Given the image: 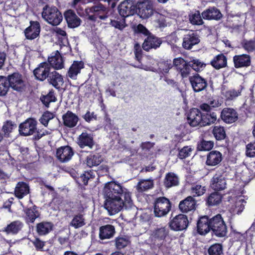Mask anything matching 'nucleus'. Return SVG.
I'll return each instance as SVG.
<instances>
[{
	"mask_svg": "<svg viewBox=\"0 0 255 255\" xmlns=\"http://www.w3.org/2000/svg\"><path fill=\"white\" fill-rule=\"evenodd\" d=\"M104 191L106 198L104 206L110 215L118 213L124 208L131 207V193L121 184L113 181L109 182L105 184Z\"/></svg>",
	"mask_w": 255,
	"mask_h": 255,
	"instance_id": "nucleus-1",
	"label": "nucleus"
},
{
	"mask_svg": "<svg viewBox=\"0 0 255 255\" xmlns=\"http://www.w3.org/2000/svg\"><path fill=\"white\" fill-rule=\"evenodd\" d=\"M169 230L166 227H157L151 231L148 239L149 243L152 249L163 251L166 239L169 237Z\"/></svg>",
	"mask_w": 255,
	"mask_h": 255,
	"instance_id": "nucleus-2",
	"label": "nucleus"
},
{
	"mask_svg": "<svg viewBox=\"0 0 255 255\" xmlns=\"http://www.w3.org/2000/svg\"><path fill=\"white\" fill-rule=\"evenodd\" d=\"M109 9L101 3L86 8L84 12L81 9H77L80 15L87 16L89 19L93 21H96L98 18L106 20L109 16Z\"/></svg>",
	"mask_w": 255,
	"mask_h": 255,
	"instance_id": "nucleus-3",
	"label": "nucleus"
},
{
	"mask_svg": "<svg viewBox=\"0 0 255 255\" xmlns=\"http://www.w3.org/2000/svg\"><path fill=\"white\" fill-rule=\"evenodd\" d=\"M153 213L156 217L166 216L171 209L172 204L165 197L156 198L153 202Z\"/></svg>",
	"mask_w": 255,
	"mask_h": 255,
	"instance_id": "nucleus-4",
	"label": "nucleus"
},
{
	"mask_svg": "<svg viewBox=\"0 0 255 255\" xmlns=\"http://www.w3.org/2000/svg\"><path fill=\"white\" fill-rule=\"evenodd\" d=\"M210 224L213 235L219 238L226 236L228 232L227 226L221 214H218L211 217Z\"/></svg>",
	"mask_w": 255,
	"mask_h": 255,
	"instance_id": "nucleus-5",
	"label": "nucleus"
},
{
	"mask_svg": "<svg viewBox=\"0 0 255 255\" xmlns=\"http://www.w3.org/2000/svg\"><path fill=\"white\" fill-rule=\"evenodd\" d=\"M42 18L52 25H58L62 20L61 13L55 6L46 5L43 8Z\"/></svg>",
	"mask_w": 255,
	"mask_h": 255,
	"instance_id": "nucleus-6",
	"label": "nucleus"
},
{
	"mask_svg": "<svg viewBox=\"0 0 255 255\" xmlns=\"http://www.w3.org/2000/svg\"><path fill=\"white\" fill-rule=\"evenodd\" d=\"M136 6L139 14L143 19L149 17L153 14V1L151 0H139Z\"/></svg>",
	"mask_w": 255,
	"mask_h": 255,
	"instance_id": "nucleus-7",
	"label": "nucleus"
},
{
	"mask_svg": "<svg viewBox=\"0 0 255 255\" xmlns=\"http://www.w3.org/2000/svg\"><path fill=\"white\" fill-rule=\"evenodd\" d=\"M6 79L9 87L17 92H22L25 88V82L22 76L18 73H14L8 75Z\"/></svg>",
	"mask_w": 255,
	"mask_h": 255,
	"instance_id": "nucleus-8",
	"label": "nucleus"
},
{
	"mask_svg": "<svg viewBox=\"0 0 255 255\" xmlns=\"http://www.w3.org/2000/svg\"><path fill=\"white\" fill-rule=\"evenodd\" d=\"M74 153L72 147L68 145H64L57 148L55 156L60 162L66 163L71 160Z\"/></svg>",
	"mask_w": 255,
	"mask_h": 255,
	"instance_id": "nucleus-9",
	"label": "nucleus"
},
{
	"mask_svg": "<svg viewBox=\"0 0 255 255\" xmlns=\"http://www.w3.org/2000/svg\"><path fill=\"white\" fill-rule=\"evenodd\" d=\"M189 224L186 215L179 214L176 216L169 223L170 229L173 231H182L186 229Z\"/></svg>",
	"mask_w": 255,
	"mask_h": 255,
	"instance_id": "nucleus-10",
	"label": "nucleus"
},
{
	"mask_svg": "<svg viewBox=\"0 0 255 255\" xmlns=\"http://www.w3.org/2000/svg\"><path fill=\"white\" fill-rule=\"evenodd\" d=\"M23 227L24 223L20 220H16L7 224L0 232L4 233L7 236H15L22 230Z\"/></svg>",
	"mask_w": 255,
	"mask_h": 255,
	"instance_id": "nucleus-11",
	"label": "nucleus"
},
{
	"mask_svg": "<svg viewBox=\"0 0 255 255\" xmlns=\"http://www.w3.org/2000/svg\"><path fill=\"white\" fill-rule=\"evenodd\" d=\"M211 218L207 215L200 216L197 222V232L200 235H205L211 231Z\"/></svg>",
	"mask_w": 255,
	"mask_h": 255,
	"instance_id": "nucleus-12",
	"label": "nucleus"
},
{
	"mask_svg": "<svg viewBox=\"0 0 255 255\" xmlns=\"http://www.w3.org/2000/svg\"><path fill=\"white\" fill-rule=\"evenodd\" d=\"M40 32V24L38 22L34 21H31L30 25L24 31L25 36L28 40H33L38 37Z\"/></svg>",
	"mask_w": 255,
	"mask_h": 255,
	"instance_id": "nucleus-13",
	"label": "nucleus"
},
{
	"mask_svg": "<svg viewBox=\"0 0 255 255\" xmlns=\"http://www.w3.org/2000/svg\"><path fill=\"white\" fill-rule=\"evenodd\" d=\"M50 67L48 63L43 62L33 71V74L36 79L43 81L48 78L50 74Z\"/></svg>",
	"mask_w": 255,
	"mask_h": 255,
	"instance_id": "nucleus-14",
	"label": "nucleus"
},
{
	"mask_svg": "<svg viewBox=\"0 0 255 255\" xmlns=\"http://www.w3.org/2000/svg\"><path fill=\"white\" fill-rule=\"evenodd\" d=\"M200 41L198 34L190 31L187 34L184 35L183 38L182 46L186 49H191L193 46L198 44Z\"/></svg>",
	"mask_w": 255,
	"mask_h": 255,
	"instance_id": "nucleus-15",
	"label": "nucleus"
},
{
	"mask_svg": "<svg viewBox=\"0 0 255 255\" xmlns=\"http://www.w3.org/2000/svg\"><path fill=\"white\" fill-rule=\"evenodd\" d=\"M118 9L119 14L124 18L133 15L135 11V6L131 3V0H127L122 2L119 6Z\"/></svg>",
	"mask_w": 255,
	"mask_h": 255,
	"instance_id": "nucleus-16",
	"label": "nucleus"
},
{
	"mask_svg": "<svg viewBox=\"0 0 255 255\" xmlns=\"http://www.w3.org/2000/svg\"><path fill=\"white\" fill-rule=\"evenodd\" d=\"M190 82L193 90L195 92L202 91L207 86V81L198 74H196L189 78Z\"/></svg>",
	"mask_w": 255,
	"mask_h": 255,
	"instance_id": "nucleus-17",
	"label": "nucleus"
},
{
	"mask_svg": "<svg viewBox=\"0 0 255 255\" xmlns=\"http://www.w3.org/2000/svg\"><path fill=\"white\" fill-rule=\"evenodd\" d=\"M48 62L55 69L59 70L64 68V60L63 57L58 51H56L51 53L48 57Z\"/></svg>",
	"mask_w": 255,
	"mask_h": 255,
	"instance_id": "nucleus-18",
	"label": "nucleus"
},
{
	"mask_svg": "<svg viewBox=\"0 0 255 255\" xmlns=\"http://www.w3.org/2000/svg\"><path fill=\"white\" fill-rule=\"evenodd\" d=\"M196 200L191 196L187 197L181 201L179 204V209L182 213H188L196 208Z\"/></svg>",
	"mask_w": 255,
	"mask_h": 255,
	"instance_id": "nucleus-19",
	"label": "nucleus"
},
{
	"mask_svg": "<svg viewBox=\"0 0 255 255\" xmlns=\"http://www.w3.org/2000/svg\"><path fill=\"white\" fill-rule=\"evenodd\" d=\"M115 234V227L112 225L106 224L99 228V238L101 240L111 239Z\"/></svg>",
	"mask_w": 255,
	"mask_h": 255,
	"instance_id": "nucleus-20",
	"label": "nucleus"
},
{
	"mask_svg": "<svg viewBox=\"0 0 255 255\" xmlns=\"http://www.w3.org/2000/svg\"><path fill=\"white\" fill-rule=\"evenodd\" d=\"M24 212L25 215V221L27 224L34 223L35 220L40 216V213L38 211V207L35 205L25 208L24 210Z\"/></svg>",
	"mask_w": 255,
	"mask_h": 255,
	"instance_id": "nucleus-21",
	"label": "nucleus"
},
{
	"mask_svg": "<svg viewBox=\"0 0 255 255\" xmlns=\"http://www.w3.org/2000/svg\"><path fill=\"white\" fill-rule=\"evenodd\" d=\"M202 121V114L200 111L197 108L191 109L187 114V121L189 124L192 127L200 125Z\"/></svg>",
	"mask_w": 255,
	"mask_h": 255,
	"instance_id": "nucleus-22",
	"label": "nucleus"
},
{
	"mask_svg": "<svg viewBox=\"0 0 255 255\" xmlns=\"http://www.w3.org/2000/svg\"><path fill=\"white\" fill-rule=\"evenodd\" d=\"M210 187L216 192L224 190L226 188V182L223 176L214 175L211 180Z\"/></svg>",
	"mask_w": 255,
	"mask_h": 255,
	"instance_id": "nucleus-23",
	"label": "nucleus"
},
{
	"mask_svg": "<svg viewBox=\"0 0 255 255\" xmlns=\"http://www.w3.org/2000/svg\"><path fill=\"white\" fill-rule=\"evenodd\" d=\"M221 117L225 123L231 124L238 120V115L234 109L226 108L222 110Z\"/></svg>",
	"mask_w": 255,
	"mask_h": 255,
	"instance_id": "nucleus-24",
	"label": "nucleus"
},
{
	"mask_svg": "<svg viewBox=\"0 0 255 255\" xmlns=\"http://www.w3.org/2000/svg\"><path fill=\"white\" fill-rule=\"evenodd\" d=\"M29 192L30 188L28 184L24 181H19L15 186L14 194L18 199H21L29 194Z\"/></svg>",
	"mask_w": 255,
	"mask_h": 255,
	"instance_id": "nucleus-25",
	"label": "nucleus"
},
{
	"mask_svg": "<svg viewBox=\"0 0 255 255\" xmlns=\"http://www.w3.org/2000/svg\"><path fill=\"white\" fill-rule=\"evenodd\" d=\"M201 15L204 19L207 20H219L222 17L220 11L215 7H210L204 10Z\"/></svg>",
	"mask_w": 255,
	"mask_h": 255,
	"instance_id": "nucleus-26",
	"label": "nucleus"
},
{
	"mask_svg": "<svg viewBox=\"0 0 255 255\" xmlns=\"http://www.w3.org/2000/svg\"><path fill=\"white\" fill-rule=\"evenodd\" d=\"M19 133L21 135L24 136H28L33 134L35 132L36 130L37 133L35 135L34 138L36 140H38L41 138L43 136L50 134L51 132L49 131L45 130L43 131L44 128H18Z\"/></svg>",
	"mask_w": 255,
	"mask_h": 255,
	"instance_id": "nucleus-27",
	"label": "nucleus"
},
{
	"mask_svg": "<svg viewBox=\"0 0 255 255\" xmlns=\"http://www.w3.org/2000/svg\"><path fill=\"white\" fill-rule=\"evenodd\" d=\"M161 40L153 35H149L144 41L142 48L145 51H149L150 49H156L159 47L161 44Z\"/></svg>",
	"mask_w": 255,
	"mask_h": 255,
	"instance_id": "nucleus-28",
	"label": "nucleus"
},
{
	"mask_svg": "<svg viewBox=\"0 0 255 255\" xmlns=\"http://www.w3.org/2000/svg\"><path fill=\"white\" fill-rule=\"evenodd\" d=\"M222 159V154L220 151L212 150L207 154L206 164L208 166H216L219 164Z\"/></svg>",
	"mask_w": 255,
	"mask_h": 255,
	"instance_id": "nucleus-29",
	"label": "nucleus"
},
{
	"mask_svg": "<svg viewBox=\"0 0 255 255\" xmlns=\"http://www.w3.org/2000/svg\"><path fill=\"white\" fill-rule=\"evenodd\" d=\"M64 16L69 27L75 28L80 25L81 19L72 10L70 9L66 11Z\"/></svg>",
	"mask_w": 255,
	"mask_h": 255,
	"instance_id": "nucleus-30",
	"label": "nucleus"
},
{
	"mask_svg": "<svg viewBox=\"0 0 255 255\" xmlns=\"http://www.w3.org/2000/svg\"><path fill=\"white\" fill-rule=\"evenodd\" d=\"M47 80L50 84L57 89H59L64 83L62 76L56 71L50 72Z\"/></svg>",
	"mask_w": 255,
	"mask_h": 255,
	"instance_id": "nucleus-31",
	"label": "nucleus"
},
{
	"mask_svg": "<svg viewBox=\"0 0 255 255\" xmlns=\"http://www.w3.org/2000/svg\"><path fill=\"white\" fill-rule=\"evenodd\" d=\"M53 227L52 222L43 221L36 224V231L39 236H45L53 230Z\"/></svg>",
	"mask_w": 255,
	"mask_h": 255,
	"instance_id": "nucleus-32",
	"label": "nucleus"
},
{
	"mask_svg": "<svg viewBox=\"0 0 255 255\" xmlns=\"http://www.w3.org/2000/svg\"><path fill=\"white\" fill-rule=\"evenodd\" d=\"M223 195L214 191L210 194L205 199L206 205L208 207L218 206L222 202Z\"/></svg>",
	"mask_w": 255,
	"mask_h": 255,
	"instance_id": "nucleus-33",
	"label": "nucleus"
},
{
	"mask_svg": "<svg viewBox=\"0 0 255 255\" xmlns=\"http://www.w3.org/2000/svg\"><path fill=\"white\" fill-rule=\"evenodd\" d=\"M179 183V178L175 173L169 172L166 174L163 181V184L166 188L177 186Z\"/></svg>",
	"mask_w": 255,
	"mask_h": 255,
	"instance_id": "nucleus-34",
	"label": "nucleus"
},
{
	"mask_svg": "<svg viewBox=\"0 0 255 255\" xmlns=\"http://www.w3.org/2000/svg\"><path fill=\"white\" fill-rule=\"evenodd\" d=\"M103 161V158L99 153H91L87 156L86 163L88 167L91 168L98 166Z\"/></svg>",
	"mask_w": 255,
	"mask_h": 255,
	"instance_id": "nucleus-35",
	"label": "nucleus"
},
{
	"mask_svg": "<svg viewBox=\"0 0 255 255\" xmlns=\"http://www.w3.org/2000/svg\"><path fill=\"white\" fill-rule=\"evenodd\" d=\"M62 118L64 125L69 128L76 126L79 120L78 117L70 111H68Z\"/></svg>",
	"mask_w": 255,
	"mask_h": 255,
	"instance_id": "nucleus-36",
	"label": "nucleus"
},
{
	"mask_svg": "<svg viewBox=\"0 0 255 255\" xmlns=\"http://www.w3.org/2000/svg\"><path fill=\"white\" fill-rule=\"evenodd\" d=\"M235 66L236 68L247 67L250 65V57L248 55H236L233 58Z\"/></svg>",
	"mask_w": 255,
	"mask_h": 255,
	"instance_id": "nucleus-37",
	"label": "nucleus"
},
{
	"mask_svg": "<svg viewBox=\"0 0 255 255\" xmlns=\"http://www.w3.org/2000/svg\"><path fill=\"white\" fill-rule=\"evenodd\" d=\"M211 64L216 69L225 67L227 64V58L223 54H219L211 61Z\"/></svg>",
	"mask_w": 255,
	"mask_h": 255,
	"instance_id": "nucleus-38",
	"label": "nucleus"
},
{
	"mask_svg": "<svg viewBox=\"0 0 255 255\" xmlns=\"http://www.w3.org/2000/svg\"><path fill=\"white\" fill-rule=\"evenodd\" d=\"M83 68V63L82 62L74 61L69 68L67 73L68 76L71 79H76L77 75Z\"/></svg>",
	"mask_w": 255,
	"mask_h": 255,
	"instance_id": "nucleus-39",
	"label": "nucleus"
},
{
	"mask_svg": "<svg viewBox=\"0 0 255 255\" xmlns=\"http://www.w3.org/2000/svg\"><path fill=\"white\" fill-rule=\"evenodd\" d=\"M79 145L81 148L85 146H88L90 148H92L94 145L93 137L87 133L83 132L80 135Z\"/></svg>",
	"mask_w": 255,
	"mask_h": 255,
	"instance_id": "nucleus-40",
	"label": "nucleus"
},
{
	"mask_svg": "<svg viewBox=\"0 0 255 255\" xmlns=\"http://www.w3.org/2000/svg\"><path fill=\"white\" fill-rule=\"evenodd\" d=\"M172 67V62L170 60L162 61L158 63V68L152 70V71L157 72L159 74H165L168 73L169 70Z\"/></svg>",
	"mask_w": 255,
	"mask_h": 255,
	"instance_id": "nucleus-41",
	"label": "nucleus"
},
{
	"mask_svg": "<svg viewBox=\"0 0 255 255\" xmlns=\"http://www.w3.org/2000/svg\"><path fill=\"white\" fill-rule=\"evenodd\" d=\"M188 65L197 72L202 70L206 66L205 63L193 57L189 58V60H188Z\"/></svg>",
	"mask_w": 255,
	"mask_h": 255,
	"instance_id": "nucleus-42",
	"label": "nucleus"
},
{
	"mask_svg": "<svg viewBox=\"0 0 255 255\" xmlns=\"http://www.w3.org/2000/svg\"><path fill=\"white\" fill-rule=\"evenodd\" d=\"M178 153L177 156L181 160H183L191 155L194 149L191 145L184 146L182 148L178 147Z\"/></svg>",
	"mask_w": 255,
	"mask_h": 255,
	"instance_id": "nucleus-43",
	"label": "nucleus"
},
{
	"mask_svg": "<svg viewBox=\"0 0 255 255\" xmlns=\"http://www.w3.org/2000/svg\"><path fill=\"white\" fill-rule=\"evenodd\" d=\"M86 224L85 220L82 214H78L74 215L70 223V225L75 229H78L84 226Z\"/></svg>",
	"mask_w": 255,
	"mask_h": 255,
	"instance_id": "nucleus-44",
	"label": "nucleus"
},
{
	"mask_svg": "<svg viewBox=\"0 0 255 255\" xmlns=\"http://www.w3.org/2000/svg\"><path fill=\"white\" fill-rule=\"evenodd\" d=\"M217 120V116L215 113L211 114L202 115V121L200 123V127H205L213 124Z\"/></svg>",
	"mask_w": 255,
	"mask_h": 255,
	"instance_id": "nucleus-45",
	"label": "nucleus"
},
{
	"mask_svg": "<svg viewBox=\"0 0 255 255\" xmlns=\"http://www.w3.org/2000/svg\"><path fill=\"white\" fill-rule=\"evenodd\" d=\"M214 142L211 140L201 139L198 142L197 149L198 151H209L214 146Z\"/></svg>",
	"mask_w": 255,
	"mask_h": 255,
	"instance_id": "nucleus-46",
	"label": "nucleus"
},
{
	"mask_svg": "<svg viewBox=\"0 0 255 255\" xmlns=\"http://www.w3.org/2000/svg\"><path fill=\"white\" fill-rule=\"evenodd\" d=\"M189 21L193 25H201L204 23L199 11L191 13L189 16Z\"/></svg>",
	"mask_w": 255,
	"mask_h": 255,
	"instance_id": "nucleus-47",
	"label": "nucleus"
},
{
	"mask_svg": "<svg viewBox=\"0 0 255 255\" xmlns=\"http://www.w3.org/2000/svg\"><path fill=\"white\" fill-rule=\"evenodd\" d=\"M242 92V89L238 90L230 89L222 92L223 95L227 100H233L240 96Z\"/></svg>",
	"mask_w": 255,
	"mask_h": 255,
	"instance_id": "nucleus-48",
	"label": "nucleus"
},
{
	"mask_svg": "<svg viewBox=\"0 0 255 255\" xmlns=\"http://www.w3.org/2000/svg\"><path fill=\"white\" fill-rule=\"evenodd\" d=\"M206 191V188L200 184H193L191 188V192L194 197H199L203 195Z\"/></svg>",
	"mask_w": 255,
	"mask_h": 255,
	"instance_id": "nucleus-49",
	"label": "nucleus"
},
{
	"mask_svg": "<svg viewBox=\"0 0 255 255\" xmlns=\"http://www.w3.org/2000/svg\"><path fill=\"white\" fill-rule=\"evenodd\" d=\"M153 187V182L152 180H143L138 183L137 189L139 192H143Z\"/></svg>",
	"mask_w": 255,
	"mask_h": 255,
	"instance_id": "nucleus-50",
	"label": "nucleus"
},
{
	"mask_svg": "<svg viewBox=\"0 0 255 255\" xmlns=\"http://www.w3.org/2000/svg\"><path fill=\"white\" fill-rule=\"evenodd\" d=\"M209 255H221L223 253V246L221 244L215 243L208 249Z\"/></svg>",
	"mask_w": 255,
	"mask_h": 255,
	"instance_id": "nucleus-51",
	"label": "nucleus"
},
{
	"mask_svg": "<svg viewBox=\"0 0 255 255\" xmlns=\"http://www.w3.org/2000/svg\"><path fill=\"white\" fill-rule=\"evenodd\" d=\"M9 88L6 77L0 76V96H4L8 92Z\"/></svg>",
	"mask_w": 255,
	"mask_h": 255,
	"instance_id": "nucleus-52",
	"label": "nucleus"
},
{
	"mask_svg": "<svg viewBox=\"0 0 255 255\" xmlns=\"http://www.w3.org/2000/svg\"><path fill=\"white\" fill-rule=\"evenodd\" d=\"M225 128H213L212 133L217 140H221L226 138L227 135Z\"/></svg>",
	"mask_w": 255,
	"mask_h": 255,
	"instance_id": "nucleus-53",
	"label": "nucleus"
},
{
	"mask_svg": "<svg viewBox=\"0 0 255 255\" xmlns=\"http://www.w3.org/2000/svg\"><path fill=\"white\" fill-rule=\"evenodd\" d=\"M246 155L247 157H255V141L250 142L246 145Z\"/></svg>",
	"mask_w": 255,
	"mask_h": 255,
	"instance_id": "nucleus-54",
	"label": "nucleus"
},
{
	"mask_svg": "<svg viewBox=\"0 0 255 255\" xmlns=\"http://www.w3.org/2000/svg\"><path fill=\"white\" fill-rule=\"evenodd\" d=\"M94 177L95 175L94 172L91 170L85 171V172L82 174L80 176L81 181L85 185H87L89 179L93 178Z\"/></svg>",
	"mask_w": 255,
	"mask_h": 255,
	"instance_id": "nucleus-55",
	"label": "nucleus"
},
{
	"mask_svg": "<svg viewBox=\"0 0 255 255\" xmlns=\"http://www.w3.org/2000/svg\"><path fill=\"white\" fill-rule=\"evenodd\" d=\"M128 244V240L125 238L118 237L116 239V247L119 250L125 248Z\"/></svg>",
	"mask_w": 255,
	"mask_h": 255,
	"instance_id": "nucleus-56",
	"label": "nucleus"
},
{
	"mask_svg": "<svg viewBox=\"0 0 255 255\" xmlns=\"http://www.w3.org/2000/svg\"><path fill=\"white\" fill-rule=\"evenodd\" d=\"M42 103L47 106L48 104L52 102L56 101V98L53 92H50L47 95L43 96L41 98Z\"/></svg>",
	"mask_w": 255,
	"mask_h": 255,
	"instance_id": "nucleus-57",
	"label": "nucleus"
},
{
	"mask_svg": "<svg viewBox=\"0 0 255 255\" xmlns=\"http://www.w3.org/2000/svg\"><path fill=\"white\" fill-rule=\"evenodd\" d=\"M31 243L37 251H43V248L45 246V242L42 241L38 238H35L31 241Z\"/></svg>",
	"mask_w": 255,
	"mask_h": 255,
	"instance_id": "nucleus-58",
	"label": "nucleus"
},
{
	"mask_svg": "<svg viewBox=\"0 0 255 255\" xmlns=\"http://www.w3.org/2000/svg\"><path fill=\"white\" fill-rule=\"evenodd\" d=\"M110 24L112 26L121 30H123L127 26L125 18H123L120 21L111 19Z\"/></svg>",
	"mask_w": 255,
	"mask_h": 255,
	"instance_id": "nucleus-59",
	"label": "nucleus"
},
{
	"mask_svg": "<svg viewBox=\"0 0 255 255\" xmlns=\"http://www.w3.org/2000/svg\"><path fill=\"white\" fill-rule=\"evenodd\" d=\"M208 103L210 106L211 108H217L220 107L223 103V101L221 99L215 97L209 98L208 100Z\"/></svg>",
	"mask_w": 255,
	"mask_h": 255,
	"instance_id": "nucleus-60",
	"label": "nucleus"
},
{
	"mask_svg": "<svg viewBox=\"0 0 255 255\" xmlns=\"http://www.w3.org/2000/svg\"><path fill=\"white\" fill-rule=\"evenodd\" d=\"M36 124L37 122L34 119L29 118L21 124L19 128H35Z\"/></svg>",
	"mask_w": 255,
	"mask_h": 255,
	"instance_id": "nucleus-61",
	"label": "nucleus"
},
{
	"mask_svg": "<svg viewBox=\"0 0 255 255\" xmlns=\"http://www.w3.org/2000/svg\"><path fill=\"white\" fill-rule=\"evenodd\" d=\"M173 65L176 67V69L179 70L181 69L182 67L188 65V60L185 61L184 59L181 57L175 58L173 61Z\"/></svg>",
	"mask_w": 255,
	"mask_h": 255,
	"instance_id": "nucleus-62",
	"label": "nucleus"
},
{
	"mask_svg": "<svg viewBox=\"0 0 255 255\" xmlns=\"http://www.w3.org/2000/svg\"><path fill=\"white\" fill-rule=\"evenodd\" d=\"M154 142L145 141L141 143L140 144V147L143 152H148L154 147Z\"/></svg>",
	"mask_w": 255,
	"mask_h": 255,
	"instance_id": "nucleus-63",
	"label": "nucleus"
},
{
	"mask_svg": "<svg viewBox=\"0 0 255 255\" xmlns=\"http://www.w3.org/2000/svg\"><path fill=\"white\" fill-rule=\"evenodd\" d=\"M53 118V115L49 112L44 113L39 121L45 127L48 125V122Z\"/></svg>",
	"mask_w": 255,
	"mask_h": 255,
	"instance_id": "nucleus-64",
	"label": "nucleus"
}]
</instances>
